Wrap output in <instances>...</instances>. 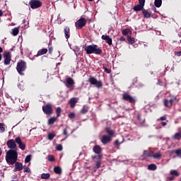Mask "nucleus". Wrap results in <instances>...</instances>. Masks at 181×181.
Wrapping results in <instances>:
<instances>
[{
	"label": "nucleus",
	"mask_w": 181,
	"mask_h": 181,
	"mask_svg": "<svg viewBox=\"0 0 181 181\" xmlns=\"http://www.w3.org/2000/svg\"><path fill=\"white\" fill-rule=\"evenodd\" d=\"M6 161L8 165H15L18 162V150L10 149L6 151Z\"/></svg>",
	"instance_id": "nucleus-1"
},
{
	"label": "nucleus",
	"mask_w": 181,
	"mask_h": 181,
	"mask_svg": "<svg viewBox=\"0 0 181 181\" xmlns=\"http://www.w3.org/2000/svg\"><path fill=\"white\" fill-rule=\"evenodd\" d=\"M28 69V65L25 61L21 60L17 63L16 70L20 76H25V71Z\"/></svg>",
	"instance_id": "nucleus-2"
},
{
	"label": "nucleus",
	"mask_w": 181,
	"mask_h": 181,
	"mask_svg": "<svg viewBox=\"0 0 181 181\" xmlns=\"http://www.w3.org/2000/svg\"><path fill=\"white\" fill-rule=\"evenodd\" d=\"M171 97L172 98L170 100L164 99L163 100L164 105L167 108H172V107H173V103H175V101H177V103H179V98H177V95H173Z\"/></svg>",
	"instance_id": "nucleus-3"
},
{
	"label": "nucleus",
	"mask_w": 181,
	"mask_h": 181,
	"mask_svg": "<svg viewBox=\"0 0 181 181\" xmlns=\"http://www.w3.org/2000/svg\"><path fill=\"white\" fill-rule=\"evenodd\" d=\"M42 111L46 115H52L53 114V106L52 104H47L42 106Z\"/></svg>",
	"instance_id": "nucleus-4"
},
{
	"label": "nucleus",
	"mask_w": 181,
	"mask_h": 181,
	"mask_svg": "<svg viewBox=\"0 0 181 181\" xmlns=\"http://www.w3.org/2000/svg\"><path fill=\"white\" fill-rule=\"evenodd\" d=\"M88 81L92 86H95L96 88H101V87H103V82L98 81L97 78L94 77L89 78Z\"/></svg>",
	"instance_id": "nucleus-5"
},
{
	"label": "nucleus",
	"mask_w": 181,
	"mask_h": 181,
	"mask_svg": "<svg viewBox=\"0 0 181 181\" xmlns=\"http://www.w3.org/2000/svg\"><path fill=\"white\" fill-rule=\"evenodd\" d=\"M86 25H87V20L84 18H81L75 23L76 29H83Z\"/></svg>",
	"instance_id": "nucleus-6"
},
{
	"label": "nucleus",
	"mask_w": 181,
	"mask_h": 181,
	"mask_svg": "<svg viewBox=\"0 0 181 181\" xmlns=\"http://www.w3.org/2000/svg\"><path fill=\"white\" fill-rule=\"evenodd\" d=\"M29 5L31 9H37L42 6V1L39 0H30Z\"/></svg>",
	"instance_id": "nucleus-7"
},
{
	"label": "nucleus",
	"mask_w": 181,
	"mask_h": 181,
	"mask_svg": "<svg viewBox=\"0 0 181 181\" xmlns=\"http://www.w3.org/2000/svg\"><path fill=\"white\" fill-rule=\"evenodd\" d=\"M6 145L9 149H12L13 151H18V146L16 145V140L9 139L6 142Z\"/></svg>",
	"instance_id": "nucleus-8"
},
{
	"label": "nucleus",
	"mask_w": 181,
	"mask_h": 181,
	"mask_svg": "<svg viewBox=\"0 0 181 181\" xmlns=\"http://www.w3.org/2000/svg\"><path fill=\"white\" fill-rule=\"evenodd\" d=\"M122 99L124 100V101H128L129 103H130V104H135L136 101L135 100V98L131 96V95H129V93H124L122 95Z\"/></svg>",
	"instance_id": "nucleus-9"
},
{
	"label": "nucleus",
	"mask_w": 181,
	"mask_h": 181,
	"mask_svg": "<svg viewBox=\"0 0 181 181\" xmlns=\"http://www.w3.org/2000/svg\"><path fill=\"white\" fill-rule=\"evenodd\" d=\"M4 64L6 66H8V64H11V60H12V58L11 57V52H4Z\"/></svg>",
	"instance_id": "nucleus-10"
},
{
	"label": "nucleus",
	"mask_w": 181,
	"mask_h": 181,
	"mask_svg": "<svg viewBox=\"0 0 181 181\" xmlns=\"http://www.w3.org/2000/svg\"><path fill=\"white\" fill-rule=\"evenodd\" d=\"M74 80L69 77V78H67L65 81V86L66 87H67V88H70V90H73L74 87Z\"/></svg>",
	"instance_id": "nucleus-11"
},
{
	"label": "nucleus",
	"mask_w": 181,
	"mask_h": 181,
	"mask_svg": "<svg viewBox=\"0 0 181 181\" xmlns=\"http://www.w3.org/2000/svg\"><path fill=\"white\" fill-rule=\"evenodd\" d=\"M16 144H18V148L21 149V151L26 149V144L22 141V139L19 136L16 138Z\"/></svg>",
	"instance_id": "nucleus-12"
},
{
	"label": "nucleus",
	"mask_w": 181,
	"mask_h": 181,
	"mask_svg": "<svg viewBox=\"0 0 181 181\" xmlns=\"http://www.w3.org/2000/svg\"><path fill=\"white\" fill-rule=\"evenodd\" d=\"M112 141V137L108 135H103L101 139V142L103 145H107V144H110Z\"/></svg>",
	"instance_id": "nucleus-13"
},
{
	"label": "nucleus",
	"mask_w": 181,
	"mask_h": 181,
	"mask_svg": "<svg viewBox=\"0 0 181 181\" xmlns=\"http://www.w3.org/2000/svg\"><path fill=\"white\" fill-rule=\"evenodd\" d=\"M15 168L13 169V172H21L23 169V165L21 163L16 162L14 163Z\"/></svg>",
	"instance_id": "nucleus-14"
},
{
	"label": "nucleus",
	"mask_w": 181,
	"mask_h": 181,
	"mask_svg": "<svg viewBox=\"0 0 181 181\" xmlns=\"http://www.w3.org/2000/svg\"><path fill=\"white\" fill-rule=\"evenodd\" d=\"M101 38L103 39V40H105L106 43H107L109 46H111L112 45V38H111L110 35H103Z\"/></svg>",
	"instance_id": "nucleus-15"
},
{
	"label": "nucleus",
	"mask_w": 181,
	"mask_h": 181,
	"mask_svg": "<svg viewBox=\"0 0 181 181\" xmlns=\"http://www.w3.org/2000/svg\"><path fill=\"white\" fill-rule=\"evenodd\" d=\"M77 103H78V98H71L69 101V104H70L71 108H74Z\"/></svg>",
	"instance_id": "nucleus-16"
},
{
	"label": "nucleus",
	"mask_w": 181,
	"mask_h": 181,
	"mask_svg": "<svg viewBox=\"0 0 181 181\" xmlns=\"http://www.w3.org/2000/svg\"><path fill=\"white\" fill-rule=\"evenodd\" d=\"M93 54H103V49L101 48L98 47V45H93Z\"/></svg>",
	"instance_id": "nucleus-17"
},
{
	"label": "nucleus",
	"mask_w": 181,
	"mask_h": 181,
	"mask_svg": "<svg viewBox=\"0 0 181 181\" xmlns=\"http://www.w3.org/2000/svg\"><path fill=\"white\" fill-rule=\"evenodd\" d=\"M93 49L94 45H87L84 47V50L86 52L87 54H93Z\"/></svg>",
	"instance_id": "nucleus-18"
},
{
	"label": "nucleus",
	"mask_w": 181,
	"mask_h": 181,
	"mask_svg": "<svg viewBox=\"0 0 181 181\" xmlns=\"http://www.w3.org/2000/svg\"><path fill=\"white\" fill-rule=\"evenodd\" d=\"M93 151L94 153H96V155H100V153H101L103 151V148H101V146H100V145H95V146H93Z\"/></svg>",
	"instance_id": "nucleus-19"
},
{
	"label": "nucleus",
	"mask_w": 181,
	"mask_h": 181,
	"mask_svg": "<svg viewBox=\"0 0 181 181\" xmlns=\"http://www.w3.org/2000/svg\"><path fill=\"white\" fill-rule=\"evenodd\" d=\"M64 35L66 39H70V28L69 26H66L64 29Z\"/></svg>",
	"instance_id": "nucleus-20"
},
{
	"label": "nucleus",
	"mask_w": 181,
	"mask_h": 181,
	"mask_svg": "<svg viewBox=\"0 0 181 181\" xmlns=\"http://www.w3.org/2000/svg\"><path fill=\"white\" fill-rule=\"evenodd\" d=\"M144 6L141 4H137L136 6H134L133 9L135 12H139V11H144Z\"/></svg>",
	"instance_id": "nucleus-21"
},
{
	"label": "nucleus",
	"mask_w": 181,
	"mask_h": 181,
	"mask_svg": "<svg viewBox=\"0 0 181 181\" xmlns=\"http://www.w3.org/2000/svg\"><path fill=\"white\" fill-rule=\"evenodd\" d=\"M105 131L107 132V134H108V136H110V138H112V136H114V134H115L112 129H111L110 127H107L105 129Z\"/></svg>",
	"instance_id": "nucleus-22"
},
{
	"label": "nucleus",
	"mask_w": 181,
	"mask_h": 181,
	"mask_svg": "<svg viewBox=\"0 0 181 181\" xmlns=\"http://www.w3.org/2000/svg\"><path fill=\"white\" fill-rule=\"evenodd\" d=\"M170 175H171V176H175V177H178V176H180V173H179V171H177V170H171L170 171Z\"/></svg>",
	"instance_id": "nucleus-23"
},
{
	"label": "nucleus",
	"mask_w": 181,
	"mask_h": 181,
	"mask_svg": "<svg viewBox=\"0 0 181 181\" xmlns=\"http://www.w3.org/2000/svg\"><path fill=\"white\" fill-rule=\"evenodd\" d=\"M47 48H43L42 49H40L37 52V56H43V54H46L47 53Z\"/></svg>",
	"instance_id": "nucleus-24"
},
{
	"label": "nucleus",
	"mask_w": 181,
	"mask_h": 181,
	"mask_svg": "<svg viewBox=\"0 0 181 181\" xmlns=\"http://www.w3.org/2000/svg\"><path fill=\"white\" fill-rule=\"evenodd\" d=\"M137 119L141 125H144V124H145V118H142V115H141V114L137 115Z\"/></svg>",
	"instance_id": "nucleus-25"
},
{
	"label": "nucleus",
	"mask_w": 181,
	"mask_h": 181,
	"mask_svg": "<svg viewBox=\"0 0 181 181\" xmlns=\"http://www.w3.org/2000/svg\"><path fill=\"white\" fill-rule=\"evenodd\" d=\"M122 33L124 36H128V35H131L132 33V31H131L129 28H126L122 30Z\"/></svg>",
	"instance_id": "nucleus-26"
},
{
	"label": "nucleus",
	"mask_w": 181,
	"mask_h": 181,
	"mask_svg": "<svg viewBox=\"0 0 181 181\" xmlns=\"http://www.w3.org/2000/svg\"><path fill=\"white\" fill-rule=\"evenodd\" d=\"M56 121H57V117H50L48 119V125H53V124H54V122H56Z\"/></svg>",
	"instance_id": "nucleus-27"
},
{
	"label": "nucleus",
	"mask_w": 181,
	"mask_h": 181,
	"mask_svg": "<svg viewBox=\"0 0 181 181\" xmlns=\"http://www.w3.org/2000/svg\"><path fill=\"white\" fill-rule=\"evenodd\" d=\"M142 13L144 15V18H146V19H149V18H151V13L148 12L145 8L142 11Z\"/></svg>",
	"instance_id": "nucleus-28"
},
{
	"label": "nucleus",
	"mask_w": 181,
	"mask_h": 181,
	"mask_svg": "<svg viewBox=\"0 0 181 181\" xmlns=\"http://www.w3.org/2000/svg\"><path fill=\"white\" fill-rule=\"evenodd\" d=\"M144 156H148V158H153V151H148L145 150L144 151Z\"/></svg>",
	"instance_id": "nucleus-29"
},
{
	"label": "nucleus",
	"mask_w": 181,
	"mask_h": 181,
	"mask_svg": "<svg viewBox=\"0 0 181 181\" xmlns=\"http://www.w3.org/2000/svg\"><path fill=\"white\" fill-rule=\"evenodd\" d=\"M173 139H175V141H180L181 140V134L180 132H176L173 136Z\"/></svg>",
	"instance_id": "nucleus-30"
},
{
	"label": "nucleus",
	"mask_w": 181,
	"mask_h": 181,
	"mask_svg": "<svg viewBox=\"0 0 181 181\" xmlns=\"http://www.w3.org/2000/svg\"><path fill=\"white\" fill-rule=\"evenodd\" d=\"M54 172L56 175H62V168L57 166L54 168Z\"/></svg>",
	"instance_id": "nucleus-31"
},
{
	"label": "nucleus",
	"mask_w": 181,
	"mask_h": 181,
	"mask_svg": "<svg viewBox=\"0 0 181 181\" xmlns=\"http://www.w3.org/2000/svg\"><path fill=\"white\" fill-rule=\"evenodd\" d=\"M153 158L154 159H159V158H162V153L160 152L153 153Z\"/></svg>",
	"instance_id": "nucleus-32"
},
{
	"label": "nucleus",
	"mask_w": 181,
	"mask_h": 181,
	"mask_svg": "<svg viewBox=\"0 0 181 181\" xmlns=\"http://www.w3.org/2000/svg\"><path fill=\"white\" fill-rule=\"evenodd\" d=\"M154 5L156 8H160L162 6V0H155Z\"/></svg>",
	"instance_id": "nucleus-33"
},
{
	"label": "nucleus",
	"mask_w": 181,
	"mask_h": 181,
	"mask_svg": "<svg viewBox=\"0 0 181 181\" xmlns=\"http://www.w3.org/2000/svg\"><path fill=\"white\" fill-rule=\"evenodd\" d=\"M148 170H156L158 169V167L155 164H150L148 165Z\"/></svg>",
	"instance_id": "nucleus-34"
},
{
	"label": "nucleus",
	"mask_w": 181,
	"mask_h": 181,
	"mask_svg": "<svg viewBox=\"0 0 181 181\" xmlns=\"http://www.w3.org/2000/svg\"><path fill=\"white\" fill-rule=\"evenodd\" d=\"M19 33V28H14L12 29V35L13 36H18V34Z\"/></svg>",
	"instance_id": "nucleus-35"
},
{
	"label": "nucleus",
	"mask_w": 181,
	"mask_h": 181,
	"mask_svg": "<svg viewBox=\"0 0 181 181\" xmlns=\"http://www.w3.org/2000/svg\"><path fill=\"white\" fill-rule=\"evenodd\" d=\"M127 41L130 45H134L135 43V38L131 36H127Z\"/></svg>",
	"instance_id": "nucleus-36"
},
{
	"label": "nucleus",
	"mask_w": 181,
	"mask_h": 181,
	"mask_svg": "<svg viewBox=\"0 0 181 181\" xmlns=\"http://www.w3.org/2000/svg\"><path fill=\"white\" fill-rule=\"evenodd\" d=\"M57 117H59L62 115V107H58L56 109Z\"/></svg>",
	"instance_id": "nucleus-37"
},
{
	"label": "nucleus",
	"mask_w": 181,
	"mask_h": 181,
	"mask_svg": "<svg viewBox=\"0 0 181 181\" xmlns=\"http://www.w3.org/2000/svg\"><path fill=\"white\" fill-rule=\"evenodd\" d=\"M101 168V160H98L96 162L95 165L93 167V169H100Z\"/></svg>",
	"instance_id": "nucleus-38"
},
{
	"label": "nucleus",
	"mask_w": 181,
	"mask_h": 181,
	"mask_svg": "<svg viewBox=\"0 0 181 181\" xmlns=\"http://www.w3.org/2000/svg\"><path fill=\"white\" fill-rule=\"evenodd\" d=\"M50 177L49 173H42L41 175V179H49Z\"/></svg>",
	"instance_id": "nucleus-39"
},
{
	"label": "nucleus",
	"mask_w": 181,
	"mask_h": 181,
	"mask_svg": "<svg viewBox=\"0 0 181 181\" xmlns=\"http://www.w3.org/2000/svg\"><path fill=\"white\" fill-rule=\"evenodd\" d=\"M56 136V134L54 133H49L48 134V139L49 141H53V139Z\"/></svg>",
	"instance_id": "nucleus-40"
},
{
	"label": "nucleus",
	"mask_w": 181,
	"mask_h": 181,
	"mask_svg": "<svg viewBox=\"0 0 181 181\" xmlns=\"http://www.w3.org/2000/svg\"><path fill=\"white\" fill-rule=\"evenodd\" d=\"M32 160V156L31 155H28L26 156L25 158V163H29V161Z\"/></svg>",
	"instance_id": "nucleus-41"
},
{
	"label": "nucleus",
	"mask_w": 181,
	"mask_h": 181,
	"mask_svg": "<svg viewBox=\"0 0 181 181\" xmlns=\"http://www.w3.org/2000/svg\"><path fill=\"white\" fill-rule=\"evenodd\" d=\"M47 158H48V160L49 162H54V160H55L54 156H53V155H48Z\"/></svg>",
	"instance_id": "nucleus-42"
},
{
	"label": "nucleus",
	"mask_w": 181,
	"mask_h": 181,
	"mask_svg": "<svg viewBox=\"0 0 181 181\" xmlns=\"http://www.w3.org/2000/svg\"><path fill=\"white\" fill-rule=\"evenodd\" d=\"M92 159H99V160H101L103 159V155L92 156Z\"/></svg>",
	"instance_id": "nucleus-43"
},
{
	"label": "nucleus",
	"mask_w": 181,
	"mask_h": 181,
	"mask_svg": "<svg viewBox=\"0 0 181 181\" xmlns=\"http://www.w3.org/2000/svg\"><path fill=\"white\" fill-rule=\"evenodd\" d=\"M69 118H70L71 119H73L74 118H76V113L74 112H71L70 114L68 115Z\"/></svg>",
	"instance_id": "nucleus-44"
},
{
	"label": "nucleus",
	"mask_w": 181,
	"mask_h": 181,
	"mask_svg": "<svg viewBox=\"0 0 181 181\" xmlns=\"http://www.w3.org/2000/svg\"><path fill=\"white\" fill-rule=\"evenodd\" d=\"M0 132L1 133L5 132V128L4 127L3 123H0Z\"/></svg>",
	"instance_id": "nucleus-45"
},
{
	"label": "nucleus",
	"mask_w": 181,
	"mask_h": 181,
	"mask_svg": "<svg viewBox=\"0 0 181 181\" xmlns=\"http://www.w3.org/2000/svg\"><path fill=\"white\" fill-rule=\"evenodd\" d=\"M56 149L59 151H63V146H62V144H58L57 145Z\"/></svg>",
	"instance_id": "nucleus-46"
},
{
	"label": "nucleus",
	"mask_w": 181,
	"mask_h": 181,
	"mask_svg": "<svg viewBox=\"0 0 181 181\" xmlns=\"http://www.w3.org/2000/svg\"><path fill=\"white\" fill-rule=\"evenodd\" d=\"M81 114H87L88 112V109H86V107H83L81 110Z\"/></svg>",
	"instance_id": "nucleus-47"
},
{
	"label": "nucleus",
	"mask_w": 181,
	"mask_h": 181,
	"mask_svg": "<svg viewBox=\"0 0 181 181\" xmlns=\"http://www.w3.org/2000/svg\"><path fill=\"white\" fill-rule=\"evenodd\" d=\"M103 70L105 73H107V74H110V73H111V70L105 66H103Z\"/></svg>",
	"instance_id": "nucleus-48"
},
{
	"label": "nucleus",
	"mask_w": 181,
	"mask_h": 181,
	"mask_svg": "<svg viewBox=\"0 0 181 181\" xmlns=\"http://www.w3.org/2000/svg\"><path fill=\"white\" fill-rule=\"evenodd\" d=\"M175 153L177 156H181V149H177Z\"/></svg>",
	"instance_id": "nucleus-49"
},
{
	"label": "nucleus",
	"mask_w": 181,
	"mask_h": 181,
	"mask_svg": "<svg viewBox=\"0 0 181 181\" xmlns=\"http://www.w3.org/2000/svg\"><path fill=\"white\" fill-rule=\"evenodd\" d=\"M139 5L145 6V0H138Z\"/></svg>",
	"instance_id": "nucleus-50"
},
{
	"label": "nucleus",
	"mask_w": 181,
	"mask_h": 181,
	"mask_svg": "<svg viewBox=\"0 0 181 181\" xmlns=\"http://www.w3.org/2000/svg\"><path fill=\"white\" fill-rule=\"evenodd\" d=\"M30 172V168L26 167L24 168V173H29Z\"/></svg>",
	"instance_id": "nucleus-51"
},
{
	"label": "nucleus",
	"mask_w": 181,
	"mask_h": 181,
	"mask_svg": "<svg viewBox=\"0 0 181 181\" xmlns=\"http://www.w3.org/2000/svg\"><path fill=\"white\" fill-rule=\"evenodd\" d=\"M48 52L49 54H52L53 53V47H50L48 48Z\"/></svg>",
	"instance_id": "nucleus-52"
},
{
	"label": "nucleus",
	"mask_w": 181,
	"mask_h": 181,
	"mask_svg": "<svg viewBox=\"0 0 181 181\" xmlns=\"http://www.w3.org/2000/svg\"><path fill=\"white\" fill-rule=\"evenodd\" d=\"M63 134H64V135H65V136H69V133L67 132V129H64Z\"/></svg>",
	"instance_id": "nucleus-53"
},
{
	"label": "nucleus",
	"mask_w": 181,
	"mask_h": 181,
	"mask_svg": "<svg viewBox=\"0 0 181 181\" xmlns=\"http://www.w3.org/2000/svg\"><path fill=\"white\" fill-rule=\"evenodd\" d=\"M115 145H116L117 146H119V145H121V143H119V140H115Z\"/></svg>",
	"instance_id": "nucleus-54"
},
{
	"label": "nucleus",
	"mask_w": 181,
	"mask_h": 181,
	"mask_svg": "<svg viewBox=\"0 0 181 181\" xmlns=\"http://www.w3.org/2000/svg\"><path fill=\"white\" fill-rule=\"evenodd\" d=\"M160 121H166V115L160 117Z\"/></svg>",
	"instance_id": "nucleus-55"
},
{
	"label": "nucleus",
	"mask_w": 181,
	"mask_h": 181,
	"mask_svg": "<svg viewBox=\"0 0 181 181\" xmlns=\"http://www.w3.org/2000/svg\"><path fill=\"white\" fill-rule=\"evenodd\" d=\"M157 84H158V86H163V82L160 80H158Z\"/></svg>",
	"instance_id": "nucleus-56"
},
{
	"label": "nucleus",
	"mask_w": 181,
	"mask_h": 181,
	"mask_svg": "<svg viewBox=\"0 0 181 181\" xmlns=\"http://www.w3.org/2000/svg\"><path fill=\"white\" fill-rule=\"evenodd\" d=\"M120 42H125V37L124 36L120 37L119 38Z\"/></svg>",
	"instance_id": "nucleus-57"
},
{
	"label": "nucleus",
	"mask_w": 181,
	"mask_h": 181,
	"mask_svg": "<svg viewBox=\"0 0 181 181\" xmlns=\"http://www.w3.org/2000/svg\"><path fill=\"white\" fill-rule=\"evenodd\" d=\"M161 124H162V127H166V125H168V123L166 122H162Z\"/></svg>",
	"instance_id": "nucleus-58"
},
{
	"label": "nucleus",
	"mask_w": 181,
	"mask_h": 181,
	"mask_svg": "<svg viewBox=\"0 0 181 181\" xmlns=\"http://www.w3.org/2000/svg\"><path fill=\"white\" fill-rule=\"evenodd\" d=\"M168 180H170V181L175 180V177H174L173 175L171 176V177H168Z\"/></svg>",
	"instance_id": "nucleus-59"
},
{
	"label": "nucleus",
	"mask_w": 181,
	"mask_h": 181,
	"mask_svg": "<svg viewBox=\"0 0 181 181\" xmlns=\"http://www.w3.org/2000/svg\"><path fill=\"white\" fill-rule=\"evenodd\" d=\"M4 15V11L2 10H0V16H3Z\"/></svg>",
	"instance_id": "nucleus-60"
},
{
	"label": "nucleus",
	"mask_w": 181,
	"mask_h": 181,
	"mask_svg": "<svg viewBox=\"0 0 181 181\" xmlns=\"http://www.w3.org/2000/svg\"><path fill=\"white\" fill-rule=\"evenodd\" d=\"M2 52H4V49H2L1 47H0V53H2Z\"/></svg>",
	"instance_id": "nucleus-61"
},
{
	"label": "nucleus",
	"mask_w": 181,
	"mask_h": 181,
	"mask_svg": "<svg viewBox=\"0 0 181 181\" xmlns=\"http://www.w3.org/2000/svg\"><path fill=\"white\" fill-rule=\"evenodd\" d=\"M2 155V148L0 147V156Z\"/></svg>",
	"instance_id": "nucleus-62"
},
{
	"label": "nucleus",
	"mask_w": 181,
	"mask_h": 181,
	"mask_svg": "<svg viewBox=\"0 0 181 181\" xmlns=\"http://www.w3.org/2000/svg\"><path fill=\"white\" fill-rule=\"evenodd\" d=\"M2 60V54H0V62Z\"/></svg>",
	"instance_id": "nucleus-63"
},
{
	"label": "nucleus",
	"mask_w": 181,
	"mask_h": 181,
	"mask_svg": "<svg viewBox=\"0 0 181 181\" xmlns=\"http://www.w3.org/2000/svg\"><path fill=\"white\" fill-rule=\"evenodd\" d=\"M153 11H156V8H154V9H153Z\"/></svg>",
	"instance_id": "nucleus-64"
}]
</instances>
